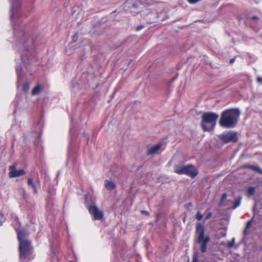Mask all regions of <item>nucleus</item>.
I'll use <instances>...</instances> for the list:
<instances>
[{
    "label": "nucleus",
    "instance_id": "1",
    "mask_svg": "<svg viewBox=\"0 0 262 262\" xmlns=\"http://www.w3.org/2000/svg\"><path fill=\"white\" fill-rule=\"evenodd\" d=\"M241 112L237 108L224 110L221 114L220 125L227 128H233L237 124Z\"/></svg>",
    "mask_w": 262,
    "mask_h": 262
},
{
    "label": "nucleus",
    "instance_id": "2",
    "mask_svg": "<svg viewBox=\"0 0 262 262\" xmlns=\"http://www.w3.org/2000/svg\"><path fill=\"white\" fill-rule=\"evenodd\" d=\"M204 225L200 223H198L196 225L195 233L198 236L196 242L200 245V250L202 253L206 252L207 244L210 242V237L208 235H205Z\"/></svg>",
    "mask_w": 262,
    "mask_h": 262
},
{
    "label": "nucleus",
    "instance_id": "3",
    "mask_svg": "<svg viewBox=\"0 0 262 262\" xmlns=\"http://www.w3.org/2000/svg\"><path fill=\"white\" fill-rule=\"evenodd\" d=\"M219 115L213 112H206L202 116L201 127L204 131L214 129Z\"/></svg>",
    "mask_w": 262,
    "mask_h": 262
},
{
    "label": "nucleus",
    "instance_id": "4",
    "mask_svg": "<svg viewBox=\"0 0 262 262\" xmlns=\"http://www.w3.org/2000/svg\"><path fill=\"white\" fill-rule=\"evenodd\" d=\"M174 172L179 174H186L192 178L195 177L198 174V171L193 165L182 166L176 165L174 167Z\"/></svg>",
    "mask_w": 262,
    "mask_h": 262
},
{
    "label": "nucleus",
    "instance_id": "5",
    "mask_svg": "<svg viewBox=\"0 0 262 262\" xmlns=\"http://www.w3.org/2000/svg\"><path fill=\"white\" fill-rule=\"evenodd\" d=\"M19 256L20 259H25L29 257L33 252V247L30 241L19 243Z\"/></svg>",
    "mask_w": 262,
    "mask_h": 262
},
{
    "label": "nucleus",
    "instance_id": "6",
    "mask_svg": "<svg viewBox=\"0 0 262 262\" xmlns=\"http://www.w3.org/2000/svg\"><path fill=\"white\" fill-rule=\"evenodd\" d=\"M219 138L224 143H235L238 140L237 133L231 131L222 134L219 136Z\"/></svg>",
    "mask_w": 262,
    "mask_h": 262
},
{
    "label": "nucleus",
    "instance_id": "7",
    "mask_svg": "<svg viewBox=\"0 0 262 262\" xmlns=\"http://www.w3.org/2000/svg\"><path fill=\"white\" fill-rule=\"evenodd\" d=\"M90 213L94 216V219L96 220H101L103 217V212L99 210L98 207L95 205H91L89 207Z\"/></svg>",
    "mask_w": 262,
    "mask_h": 262
},
{
    "label": "nucleus",
    "instance_id": "8",
    "mask_svg": "<svg viewBox=\"0 0 262 262\" xmlns=\"http://www.w3.org/2000/svg\"><path fill=\"white\" fill-rule=\"evenodd\" d=\"M16 165H13L9 167L10 171L9 176L10 178H16L24 175L26 173L24 169L16 170Z\"/></svg>",
    "mask_w": 262,
    "mask_h": 262
},
{
    "label": "nucleus",
    "instance_id": "9",
    "mask_svg": "<svg viewBox=\"0 0 262 262\" xmlns=\"http://www.w3.org/2000/svg\"><path fill=\"white\" fill-rule=\"evenodd\" d=\"M16 232L19 243H20L21 242L29 241L28 239H25L26 234L25 230L22 229H18L16 230Z\"/></svg>",
    "mask_w": 262,
    "mask_h": 262
},
{
    "label": "nucleus",
    "instance_id": "10",
    "mask_svg": "<svg viewBox=\"0 0 262 262\" xmlns=\"http://www.w3.org/2000/svg\"><path fill=\"white\" fill-rule=\"evenodd\" d=\"M161 146L162 144L159 143L151 147L150 148L148 149L147 155H152L156 154L158 151V150L161 148Z\"/></svg>",
    "mask_w": 262,
    "mask_h": 262
},
{
    "label": "nucleus",
    "instance_id": "11",
    "mask_svg": "<svg viewBox=\"0 0 262 262\" xmlns=\"http://www.w3.org/2000/svg\"><path fill=\"white\" fill-rule=\"evenodd\" d=\"M243 167L244 169H248L253 170L256 172H258L260 174H262V169L258 166H254V165H251L249 164H246L243 166Z\"/></svg>",
    "mask_w": 262,
    "mask_h": 262
},
{
    "label": "nucleus",
    "instance_id": "12",
    "mask_svg": "<svg viewBox=\"0 0 262 262\" xmlns=\"http://www.w3.org/2000/svg\"><path fill=\"white\" fill-rule=\"evenodd\" d=\"M105 187L108 190H114L116 188L115 184L110 181L105 180Z\"/></svg>",
    "mask_w": 262,
    "mask_h": 262
},
{
    "label": "nucleus",
    "instance_id": "13",
    "mask_svg": "<svg viewBox=\"0 0 262 262\" xmlns=\"http://www.w3.org/2000/svg\"><path fill=\"white\" fill-rule=\"evenodd\" d=\"M27 184L29 186H30L33 189V192L35 194H37V190L36 185L34 184L33 179L28 178L27 180Z\"/></svg>",
    "mask_w": 262,
    "mask_h": 262
},
{
    "label": "nucleus",
    "instance_id": "14",
    "mask_svg": "<svg viewBox=\"0 0 262 262\" xmlns=\"http://www.w3.org/2000/svg\"><path fill=\"white\" fill-rule=\"evenodd\" d=\"M41 89H42V88L39 84L36 85L32 91V95H38L40 93Z\"/></svg>",
    "mask_w": 262,
    "mask_h": 262
},
{
    "label": "nucleus",
    "instance_id": "15",
    "mask_svg": "<svg viewBox=\"0 0 262 262\" xmlns=\"http://www.w3.org/2000/svg\"><path fill=\"white\" fill-rule=\"evenodd\" d=\"M255 192V189L254 187H250L247 191L248 195L249 196L253 195Z\"/></svg>",
    "mask_w": 262,
    "mask_h": 262
},
{
    "label": "nucleus",
    "instance_id": "16",
    "mask_svg": "<svg viewBox=\"0 0 262 262\" xmlns=\"http://www.w3.org/2000/svg\"><path fill=\"white\" fill-rule=\"evenodd\" d=\"M241 198H237L235 200L234 203L233 205L232 209H235L236 207L239 206L241 204Z\"/></svg>",
    "mask_w": 262,
    "mask_h": 262
},
{
    "label": "nucleus",
    "instance_id": "17",
    "mask_svg": "<svg viewBox=\"0 0 262 262\" xmlns=\"http://www.w3.org/2000/svg\"><path fill=\"white\" fill-rule=\"evenodd\" d=\"M234 245V239L232 238L231 241H229L227 244L228 248H232Z\"/></svg>",
    "mask_w": 262,
    "mask_h": 262
},
{
    "label": "nucleus",
    "instance_id": "18",
    "mask_svg": "<svg viewBox=\"0 0 262 262\" xmlns=\"http://www.w3.org/2000/svg\"><path fill=\"white\" fill-rule=\"evenodd\" d=\"M195 217L198 221H201L203 218V215L201 213L200 211H198Z\"/></svg>",
    "mask_w": 262,
    "mask_h": 262
},
{
    "label": "nucleus",
    "instance_id": "19",
    "mask_svg": "<svg viewBox=\"0 0 262 262\" xmlns=\"http://www.w3.org/2000/svg\"><path fill=\"white\" fill-rule=\"evenodd\" d=\"M192 262H198L197 253H194L193 255Z\"/></svg>",
    "mask_w": 262,
    "mask_h": 262
},
{
    "label": "nucleus",
    "instance_id": "20",
    "mask_svg": "<svg viewBox=\"0 0 262 262\" xmlns=\"http://www.w3.org/2000/svg\"><path fill=\"white\" fill-rule=\"evenodd\" d=\"M227 198V194L223 193L221 199V202H223Z\"/></svg>",
    "mask_w": 262,
    "mask_h": 262
},
{
    "label": "nucleus",
    "instance_id": "21",
    "mask_svg": "<svg viewBox=\"0 0 262 262\" xmlns=\"http://www.w3.org/2000/svg\"><path fill=\"white\" fill-rule=\"evenodd\" d=\"M256 81L257 83L262 84V77H258L256 79Z\"/></svg>",
    "mask_w": 262,
    "mask_h": 262
},
{
    "label": "nucleus",
    "instance_id": "22",
    "mask_svg": "<svg viewBox=\"0 0 262 262\" xmlns=\"http://www.w3.org/2000/svg\"><path fill=\"white\" fill-rule=\"evenodd\" d=\"M141 213L142 214H144L145 215H147V216H148L149 215V212H148L147 211H145V210H142L141 211Z\"/></svg>",
    "mask_w": 262,
    "mask_h": 262
},
{
    "label": "nucleus",
    "instance_id": "23",
    "mask_svg": "<svg viewBox=\"0 0 262 262\" xmlns=\"http://www.w3.org/2000/svg\"><path fill=\"white\" fill-rule=\"evenodd\" d=\"M211 216H212V213L211 212H209L207 214L206 216L205 217V220H207L209 219V218L211 217Z\"/></svg>",
    "mask_w": 262,
    "mask_h": 262
},
{
    "label": "nucleus",
    "instance_id": "24",
    "mask_svg": "<svg viewBox=\"0 0 262 262\" xmlns=\"http://www.w3.org/2000/svg\"><path fill=\"white\" fill-rule=\"evenodd\" d=\"M251 223H252V221H248L247 223V227H246L247 228H249L251 226Z\"/></svg>",
    "mask_w": 262,
    "mask_h": 262
},
{
    "label": "nucleus",
    "instance_id": "25",
    "mask_svg": "<svg viewBox=\"0 0 262 262\" xmlns=\"http://www.w3.org/2000/svg\"><path fill=\"white\" fill-rule=\"evenodd\" d=\"M11 12H12V17H14V6H13L11 8Z\"/></svg>",
    "mask_w": 262,
    "mask_h": 262
},
{
    "label": "nucleus",
    "instance_id": "26",
    "mask_svg": "<svg viewBox=\"0 0 262 262\" xmlns=\"http://www.w3.org/2000/svg\"><path fill=\"white\" fill-rule=\"evenodd\" d=\"M143 28V26L141 25V26H140L137 27L136 28V31H139V30H140V29H142Z\"/></svg>",
    "mask_w": 262,
    "mask_h": 262
},
{
    "label": "nucleus",
    "instance_id": "27",
    "mask_svg": "<svg viewBox=\"0 0 262 262\" xmlns=\"http://www.w3.org/2000/svg\"><path fill=\"white\" fill-rule=\"evenodd\" d=\"M235 61V58H233L230 59L229 63L230 64H232Z\"/></svg>",
    "mask_w": 262,
    "mask_h": 262
},
{
    "label": "nucleus",
    "instance_id": "28",
    "mask_svg": "<svg viewBox=\"0 0 262 262\" xmlns=\"http://www.w3.org/2000/svg\"><path fill=\"white\" fill-rule=\"evenodd\" d=\"M251 18L254 20H257L258 19V17L255 15L252 16Z\"/></svg>",
    "mask_w": 262,
    "mask_h": 262
},
{
    "label": "nucleus",
    "instance_id": "29",
    "mask_svg": "<svg viewBox=\"0 0 262 262\" xmlns=\"http://www.w3.org/2000/svg\"><path fill=\"white\" fill-rule=\"evenodd\" d=\"M0 217L1 218H4V214L2 213H1V212H0Z\"/></svg>",
    "mask_w": 262,
    "mask_h": 262
},
{
    "label": "nucleus",
    "instance_id": "30",
    "mask_svg": "<svg viewBox=\"0 0 262 262\" xmlns=\"http://www.w3.org/2000/svg\"><path fill=\"white\" fill-rule=\"evenodd\" d=\"M2 224V223H0V225Z\"/></svg>",
    "mask_w": 262,
    "mask_h": 262
},
{
    "label": "nucleus",
    "instance_id": "31",
    "mask_svg": "<svg viewBox=\"0 0 262 262\" xmlns=\"http://www.w3.org/2000/svg\"><path fill=\"white\" fill-rule=\"evenodd\" d=\"M70 262H72V261H70Z\"/></svg>",
    "mask_w": 262,
    "mask_h": 262
}]
</instances>
